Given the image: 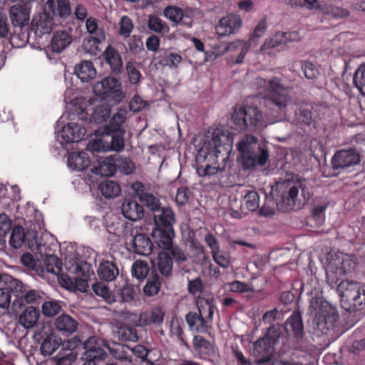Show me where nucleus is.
<instances>
[{"mask_svg":"<svg viewBox=\"0 0 365 365\" xmlns=\"http://www.w3.org/2000/svg\"><path fill=\"white\" fill-rule=\"evenodd\" d=\"M192 344L195 351L200 358L204 360H210L215 356V347L208 340L200 335L194 336Z\"/></svg>","mask_w":365,"mask_h":365,"instance_id":"nucleus-26","label":"nucleus"},{"mask_svg":"<svg viewBox=\"0 0 365 365\" xmlns=\"http://www.w3.org/2000/svg\"><path fill=\"white\" fill-rule=\"evenodd\" d=\"M185 321L190 331L198 334H207L212 324L201 314L197 312H189L185 315Z\"/></svg>","mask_w":365,"mask_h":365,"instance_id":"nucleus-22","label":"nucleus"},{"mask_svg":"<svg viewBox=\"0 0 365 365\" xmlns=\"http://www.w3.org/2000/svg\"><path fill=\"white\" fill-rule=\"evenodd\" d=\"M61 311V306L56 301H47L42 304V313L46 317H53Z\"/></svg>","mask_w":365,"mask_h":365,"instance_id":"nucleus-63","label":"nucleus"},{"mask_svg":"<svg viewBox=\"0 0 365 365\" xmlns=\"http://www.w3.org/2000/svg\"><path fill=\"white\" fill-rule=\"evenodd\" d=\"M91 170L96 175L101 176H112L116 173L115 155H110L106 158H101L97 165H94Z\"/></svg>","mask_w":365,"mask_h":365,"instance_id":"nucleus-30","label":"nucleus"},{"mask_svg":"<svg viewBox=\"0 0 365 365\" xmlns=\"http://www.w3.org/2000/svg\"><path fill=\"white\" fill-rule=\"evenodd\" d=\"M125 130L116 131H101V133L107 137L110 138V143L107 142L106 148L110 150L120 152L125 148L124 135ZM103 148H106L104 145Z\"/></svg>","mask_w":365,"mask_h":365,"instance_id":"nucleus-36","label":"nucleus"},{"mask_svg":"<svg viewBox=\"0 0 365 365\" xmlns=\"http://www.w3.org/2000/svg\"><path fill=\"white\" fill-rule=\"evenodd\" d=\"M182 59L180 54L173 52L170 49L160 48L154 55L153 61L155 66L173 69L178 68Z\"/></svg>","mask_w":365,"mask_h":365,"instance_id":"nucleus-17","label":"nucleus"},{"mask_svg":"<svg viewBox=\"0 0 365 365\" xmlns=\"http://www.w3.org/2000/svg\"><path fill=\"white\" fill-rule=\"evenodd\" d=\"M41 296L36 290H27L26 288L17 302V305L24 306L25 304H38Z\"/></svg>","mask_w":365,"mask_h":365,"instance_id":"nucleus-55","label":"nucleus"},{"mask_svg":"<svg viewBox=\"0 0 365 365\" xmlns=\"http://www.w3.org/2000/svg\"><path fill=\"white\" fill-rule=\"evenodd\" d=\"M97 274L101 280L109 282L118 276L119 269L114 261L103 260L98 267Z\"/></svg>","mask_w":365,"mask_h":365,"instance_id":"nucleus-28","label":"nucleus"},{"mask_svg":"<svg viewBox=\"0 0 365 365\" xmlns=\"http://www.w3.org/2000/svg\"><path fill=\"white\" fill-rule=\"evenodd\" d=\"M85 135V126L78 123H68L61 131V138L66 143L78 142L83 139Z\"/></svg>","mask_w":365,"mask_h":365,"instance_id":"nucleus-20","label":"nucleus"},{"mask_svg":"<svg viewBox=\"0 0 365 365\" xmlns=\"http://www.w3.org/2000/svg\"><path fill=\"white\" fill-rule=\"evenodd\" d=\"M133 30V24L131 19L128 16H122L119 22V35L123 38H128L130 36Z\"/></svg>","mask_w":365,"mask_h":365,"instance_id":"nucleus-62","label":"nucleus"},{"mask_svg":"<svg viewBox=\"0 0 365 365\" xmlns=\"http://www.w3.org/2000/svg\"><path fill=\"white\" fill-rule=\"evenodd\" d=\"M93 92L96 96L105 100L112 98L115 103H120L125 98L120 83L118 79L110 76L96 83L93 86Z\"/></svg>","mask_w":365,"mask_h":365,"instance_id":"nucleus-12","label":"nucleus"},{"mask_svg":"<svg viewBox=\"0 0 365 365\" xmlns=\"http://www.w3.org/2000/svg\"><path fill=\"white\" fill-rule=\"evenodd\" d=\"M103 58L109 65L113 73L118 75L123 70V63L121 55L113 46L108 45L103 53Z\"/></svg>","mask_w":365,"mask_h":365,"instance_id":"nucleus-25","label":"nucleus"},{"mask_svg":"<svg viewBox=\"0 0 365 365\" xmlns=\"http://www.w3.org/2000/svg\"><path fill=\"white\" fill-rule=\"evenodd\" d=\"M130 245L133 252L140 255L148 256L153 252V244L150 237L143 233L135 235Z\"/></svg>","mask_w":365,"mask_h":365,"instance_id":"nucleus-27","label":"nucleus"},{"mask_svg":"<svg viewBox=\"0 0 365 365\" xmlns=\"http://www.w3.org/2000/svg\"><path fill=\"white\" fill-rule=\"evenodd\" d=\"M72 41V37L66 31H56L51 39L50 47L48 51L60 53L67 48Z\"/></svg>","mask_w":365,"mask_h":365,"instance_id":"nucleus-34","label":"nucleus"},{"mask_svg":"<svg viewBox=\"0 0 365 365\" xmlns=\"http://www.w3.org/2000/svg\"><path fill=\"white\" fill-rule=\"evenodd\" d=\"M110 354L116 359L132 361V355L129 354L130 346L121 344H113V346L107 345Z\"/></svg>","mask_w":365,"mask_h":365,"instance_id":"nucleus-47","label":"nucleus"},{"mask_svg":"<svg viewBox=\"0 0 365 365\" xmlns=\"http://www.w3.org/2000/svg\"><path fill=\"white\" fill-rule=\"evenodd\" d=\"M360 155L354 148L336 150L331 159L332 175L337 176L359 164Z\"/></svg>","mask_w":365,"mask_h":365,"instance_id":"nucleus-11","label":"nucleus"},{"mask_svg":"<svg viewBox=\"0 0 365 365\" xmlns=\"http://www.w3.org/2000/svg\"><path fill=\"white\" fill-rule=\"evenodd\" d=\"M153 219L155 228L173 229L175 215L171 208L160 207L153 212Z\"/></svg>","mask_w":365,"mask_h":365,"instance_id":"nucleus-23","label":"nucleus"},{"mask_svg":"<svg viewBox=\"0 0 365 365\" xmlns=\"http://www.w3.org/2000/svg\"><path fill=\"white\" fill-rule=\"evenodd\" d=\"M283 36L282 31H278L272 38H267L261 46L260 51L262 53H266L268 49L275 48L281 44H285Z\"/></svg>","mask_w":365,"mask_h":365,"instance_id":"nucleus-58","label":"nucleus"},{"mask_svg":"<svg viewBox=\"0 0 365 365\" xmlns=\"http://www.w3.org/2000/svg\"><path fill=\"white\" fill-rule=\"evenodd\" d=\"M74 72L82 82H88L95 78L96 75L93 63L90 61H83L81 63L77 64Z\"/></svg>","mask_w":365,"mask_h":365,"instance_id":"nucleus-38","label":"nucleus"},{"mask_svg":"<svg viewBox=\"0 0 365 365\" xmlns=\"http://www.w3.org/2000/svg\"><path fill=\"white\" fill-rule=\"evenodd\" d=\"M76 359V353L68 349L58 353L55 357L56 365H71Z\"/></svg>","mask_w":365,"mask_h":365,"instance_id":"nucleus-59","label":"nucleus"},{"mask_svg":"<svg viewBox=\"0 0 365 365\" xmlns=\"http://www.w3.org/2000/svg\"><path fill=\"white\" fill-rule=\"evenodd\" d=\"M148 28L150 31L161 35L168 34L170 31L168 24L155 15L150 16L148 21Z\"/></svg>","mask_w":365,"mask_h":365,"instance_id":"nucleus-48","label":"nucleus"},{"mask_svg":"<svg viewBox=\"0 0 365 365\" xmlns=\"http://www.w3.org/2000/svg\"><path fill=\"white\" fill-rule=\"evenodd\" d=\"M295 6L305 7L308 9L318 8L319 11L324 15L330 16L333 18H343L349 15V11L341 7L335 6L331 4H323L318 6L317 0H291Z\"/></svg>","mask_w":365,"mask_h":365,"instance_id":"nucleus-13","label":"nucleus"},{"mask_svg":"<svg viewBox=\"0 0 365 365\" xmlns=\"http://www.w3.org/2000/svg\"><path fill=\"white\" fill-rule=\"evenodd\" d=\"M10 19L14 27H23L29 21V11L26 5L16 4L9 10Z\"/></svg>","mask_w":365,"mask_h":365,"instance_id":"nucleus-29","label":"nucleus"},{"mask_svg":"<svg viewBox=\"0 0 365 365\" xmlns=\"http://www.w3.org/2000/svg\"><path fill=\"white\" fill-rule=\"evenodd\" d=\"M161 287L160 277L156 271H152L149 276L147 283L143 288L145 295L154 296L157 294Z\"/></svg>","mask_w":365,"mask_h":365,"instance_id":"nucleus-45","label":"nucleus"},{"mask_svg":"<svg viewBox=\"0 0 365 365\" xmlns=\"http://www.w3.org/2000/svg\"><path fill=\"white\" fill-rule=\"evenodd\" d=\"M133 188L136 192V195L142 203V206L148 208L153 212L161 207L160 200L153 194L145 191L144 185L141 182H135L133 185Z\"/></svg>","mask_w":365,"mask_h":365,"instance_id":"nucleus-21","label":"nucleus"},{"mask_svg":"<svg viewBox=\"0 0 365 365\" xmlns=\"http://www.w3.org/2000/svg\"><path fill=\"white\" fill-rule=\"evenodd\" d=\"M101 194L106 198L117 197L120 192V185L112 180H106L99 185Z\"/></svg>","mask_w":365,"mask_h":365,"instance_id":"nucleus-49","label":"nucleus"},{"mask_svg":"<svg viewBox=\"0 0 365 365\" xmlns=\"http://www.w3.org/2000/svg\"><path fill=\"white\" fill-rule=\"evenodd\" d=\"M118 339L122 341H137L138 336L135 328L121 326L118 329Z\"/></svg>","mask_w":365,"mask_h":365,"instance_id":"nucleus-57","label":"nucleus"},{"mask_svg":"<svg viewBox=\"0 0 365 365\" xmlns=\"http://www.w3.org/2000/svg\"><path fill=\"white\" fill-rule=\"evenodd\" d=\"M110 116V108L107 106L97 107L90 118V121L96 124H101L107 121Z\"/></svg>","mask_w":365,"mask_h":365,"instance_id":"nucleus-53","label":"nucleus"},{"mask_svg":"<svg viewBox=\"0 0 365 365\" xmlns=\"http://www.w3.org/2000/svg\"><path fill=\"white\" fill-rule=\"evenodd\" d=\"M86 29L88 35L84 38L82 47L86 52L97 56L101 51V44L106 41L104 27L99 20L89 17L86 21Z\"/></svg>","mask_w":365,"mask_h":365,"instance_id":"nucleus-9","label":"nucleus"},{"mask_svg":"<svg viewBox=\"0 0 365 365\" xmlns=\"http://www.w3.org/2000/svg\"><path fill=\"white\" fill-rule=\"evenodd\" d=\"M43 341L41 344L40 351L43 356H50L62 344V340L54 334L42 336Z\"/></svg>","mask_w":365,"mask_h":365,"instance_id":"nucleus-40","label":"nucleus"},{"mask_svg":"<svg viewBox=\"0 0 365 365\" xmlns=\"http://www.w3.org/2000/svg\"><path fill=\"white\" fill-rule=\"evenodd\" d=\"M231 120L239 130L257 131L267 126L262 112L257 106L247 104L236 106Z\"/></svg>","mask_w":365,"mask_h":365,"instance_id":"nucleus-5","label":"nucleus"},{"mask_svg":"<svg viewBox=\"0 0 365 365\" xmlns=\"http://www.w3.org/2000/svg\"><path fill=\"white\" fill-rule=\"evenodd\" d=\"M242 202L241 207L248 211H255L259 206V196L254 189H246L242 191Z\"/></svg>","mask_w":365,"mask_h":365,"instance_id":"nucleus-39","label":"nucleus"},{"mask_svg":"<svg viewBox=\"0 0 365 365\" xmlns=\"http://www.w3.org/2000/svg\"><path fill=\"white\" fill-rule=\"evenodd\" d=\"M276 192L279 195L276 198L277 205L284 211L301 209L310 198L309 188L305 180L279 182Z\"/></svg>","mask_w":365,"mask_h":365,"instance_id":"nucleus-2","label":"nucleus"},{"mask_svg":"<svg viewBox=\"0 0 365 365\" xmlns=\"http://www.w3.org/2000/svg\"><path fill=\"white\" fill-rule=\"evenodd\" d=\"M316 117V112L309 103H302L295 110L296 125L302 129L314 125Z\"/></svg>","mask_w":365,"mask_h":365,"instance_id":"nucleus-18","label":"nucleus"},{"mask_svg":"<svg viewBox=\"0 0 365 365\" xmlns=\"http://www.w3.org/2000/svg\"><path fill=\"white\" fill-rule=\"evenodd\" d=\"M173 258L168 252L161 251L157 257V269L163 277L169 278L172 276Z\"/></svg>","mask_w":365,"mask_h":365,"instance_id":"nucleus-37","label":"nucleus"},{"mask_svg":"<svg viewBox=\"0 0 365 365\" xmlns=\"http://www.w3.org/2000/svg\"><path fill=\"white\" fill-rule=\"evenodd\" d=\"M150 268L146 262L137 260L132 266V275L139 280L144 279L148 274Z\"/></svg>","mask_w":365,"mask_h":365,"instance_id":"nucleus-56","label":"nucleus"},{"mask_svg":"<svg viewBox=\"0 0 365 365\" xmlns=\"http://www.w3.org/2000/svg\"><path fill=\"white\" fill-rule=\"evenodd\" d=\"M242 25L238 15L230 14L222 18L215 26L216 33L220 36H225L237 31Z\"/></svg>","mask_w":365,"mask_h":365,"instance_id":"nucleus-19","label":"nucleus"},{"mask_svg":"<svg viewBox=\"0 0 365 365\" xmlns=\"http://www.w3.org/2000/svg\"><path fill=\"white\" fill-rule=\"evenodd\" d=\"M115 155L116 171L119 170L125 175H130L135 171V165L130 158L118 154Z\"/></svg>","mask_w":365,"mask_h":365,"instance_id":"nucleus-51","label":"nucleus"},{"mask_svg":"<svg viewBox=\"0 0 365 365\" xmlns=\"http://www.w3.org/2000/svg\"><path fill=\"white\" fill-rule=\"evenodd\" d=\"M3 283L4 285L7 287V289L9 292V294L11 295V297H14L13 304L14 305L16 306L17 302L20 299L24 291H25L26 287L20 280L14 278H11L9 280Z\"/></svg>","mask_w":365,"mask_h":365,"instance_id":"nucleus-43","label":"nucleus"},{"mask_svg":"<svg viewBox=\"0 0 365 365\" xmlns=\"http://www.w3.org/2000/svg\"><path fill=\"white\" fill-rule=\"evenodd\" d=\"M89 160L87 154L84 152H72L68 157V165L69 168L82 171L88 168Z\"/></svg>","mask_w":365,"mask_h":365,"instance_id":"nucleus-41","label":"nucleus"},{"mask_svg":"<svg viewBox=\"0 0 365 365\" xmlns=\"http://www.w3.org/2000/svg\"><path fill=\"white\" fill-rule=\"evenodd\" d=\"M163 15L175 25L180 24L191 26L194 11L188 8L182 9L176 6H168L163 10Z\"/></svg>","mask_w":365,"mask_h":365,"instance_id":"nucleus-15","label":"nucleus"},{"mask_svg":"<svg viewBox=\"0 0 365 365\" xmlns=\"http://www.w3.org/2000/svg\"><path fill=\"white\" fill-rule=\"evenodd\" d=\"M195 304L197 308V312L201 314L202 317L212 324L214 312L216 309L213 297L211 295L206 297L198 295L195 298Z\"/></svg>","mask_w":365,"mask_h":365,"instance_id":"nucleus-24","label":"nucleus"},{"mask_svg":"<svg viewBox=\"0 0 365 365\" xmlns=\"http://www.w3.org/2000/svg\"><path fill=\"white\" fill-rule=\"evenodd\" d=\"M56 329L63 335L70 336L78 329V322L68 314H63L59 316L55 321Z\"/></svg>","mask_w":365,"mask_h":365,"instance_id":"nucleus-32","label":"nucleus"},{"mask_svg":"<svg viewBox=\"0 0 365 365\" xmlns=\"http://www.w3.org/2000/svg\"><path fill=\"white\" fill-rule=\"evenodd\" d=\"M282 331L284 330L288 336H292L297 343L299 342L304 335V324L300 312L294 311V312L286 320L284 327H282Z\"/></svg>","mask_w":365,"mask_h":365,"instance_id":"nucleus-16","label":"nucleus"},{"mask_svg":"<svg viewBox=\"0 0 365 365\" xmlns=\"http://www.w3.org/2000/svg\"><path fill=\"white\" fill-rule=\"evenodd\" d=\"M123 215L127 219L136 221L144 216L143 207L132 199H125L121 205Z\"/></svg>","mask_w":365,"mask_h":365,"instance_id":"nucleus-31","label":"nucleus"},{"mask_svg":"<svg viewBox=\"0 0 365 365\" xmlns=\"http://www.w3.org/2000/svg\"><path fill=\"white\" fill-rule=\"evenodd\" d=\"M233 138L228 130L215 129L212 138L206 137L195 157L197 173L200 177L223 170L232 148Z\"/></svg>","mask_w":365,"mask_h":365,"instance_id":"nucleus-1","label":"nucleus"},{"mask_svg":"<svg viewBox=\"0 0 365 365\" xmlns=\"http://www.w3.org/2000/svg\"><path fill=\"white\" fill-rule=\"evenodd\" d=\"M267 28L266 18L264 17L258 22L248 41L237 40L229 43L227 46L228 51L239 52L236 59L233 60L234 63L239 64L243 62L249 48L255 47L257 45L259 38L264 36Z\"/></svg>","mask_w":365,"mask_h":365,"instance_id":"nucleus-10","label":"nucleus"},{"mask_svg":"<svg viewBox=\"0 0 365 365\" xmlns=\"http://www.w3.org/2000/svg\"><path fill=\"white\" fill-rule=\"evenodd\" d=\"M45 266L48 272L56 275H59L62 271V262L58 257L55 255H50L45 262Z\"/></svg>","mask_w":365,"mask_h":365,"instance_id":"nucleus-61","label":"nucleus"},{"mask_svg":"<svg viewBox=\"0 0 365 365\" xmlns=\"http://www.w3.org/2000/svg\"><path fill=\"white\" fill-rule=\"evenodd\" d=\"M310 315L314 316L317 328L323 334L333 329L339 319L335 307L322 297L312 298L309 303Z\"/></svg>","mask_w":365,"mask_h":365,"instance_id":"nucleus-4","label":"nucleus"},{"mask_svg":"<svg viewBox=\"0 0 365 365\" xmlns=\"http://www.w3.org/2000/svg\"><path fill=\"white\" fill-rule=\"evenodd\" d=\"M164 317L165 312L162 308L153 307L140 314L139 323L141 326L160 325L163 323Z\"/></svg>","mask_w":365,"mask_h":365,"instance_id":"nucleus-33","label":"nucleus"},{"mask_svg":"<svg viewBox=\"0 0 365 365\" xmlns=\"http://www.w3.org/2000/svg\"><path fill=\"white\" fill-rule=\"evenodd\" d=\"M342 307L350 313L365 311V285L354 281H341L337 286Z\"/></svg>","mask_w":365,"mask_h":365,"instance_id":"nucleus-6","label":"nucleus"},{"mask_svg":"<svg viewBox=\"0 0 365 365\" xmlns=\"http://www.w3.org/2000/svg\"><path fill=\"white\" fill-rule=\"evenodd\" d=\"M262 83L265 87L264 99L266 106H274L279 110L284 108L289 100V88L284 87L277 78L269 81L260 79L259 83Z\"/></svg>","mask_w":365,"mask_h":365,"instance_id":"nucleus-8","label":"nucleus"},{"mask_svg":"<svg viewBox=\"0 0 365 365\" xmlns=\"http://www.w3.org/2000/svg\"><path fill=\"white\" fill-rule=\"evenodd\" d=\"M239 152L237 160L244 170L264 166L269 160V152L261 146L256 137L245 135L236 144Z\"/></svg>","mask_w":365,"mask_h":365,"instance_id":"nucleus-3","label":"nucleus"},{"mask_svg":"<svg viewBox=\"0 0 365 365\" xmlns=\"http://www.w3.org/2000/svg\"><path fill=\"white\" fill-rule=\"evenodd\" d=\"M301 68L307 79L314 80L319 75V71L317 66L310 61H302Z\"/></svg>","mask_w":365,"mask_h":365,"instance_id":"nucleus-64","label":"nucleus"},{"mask_svg":"<svg viewBox=\"0 0 365 365\" xmlns=\"http://www.w3.org/2000/svg\"><path fill=\"white\" fill-rule=\"evenodd\" d=\"M289 309H283L280 308V305L271 310L267 311L264 313L262 317L264 324H271L274 322H279L284 319V313L287 312Z\"/></svg>","mask_w":365,"mask_h":365,"instance_id":"nucleus-50","label":"nucleus"},{"mask_svg":"<svg viewBox=\"0 0 365 365\" xmlns=\"http://www.w3.org/2000/svg\"><path fill=\"white\" fill-rule=\"evenodd\" d=\"M175 235L173 229L155 228L152 232L153 239L158 247L165 250L173 245Z\"/></svg>","mask_w":365,"mask_h":365,"instance_id":"nucleus-35","label":"nucleus"},{"mask_svg":"<svg viewBox=\"0 0 365 365\" xmlns=\"http://www.w3.org/2000/svg\"><path fill=\"white\" fill-rule=\"evenodd\" d=\"M356 264V263L352 255L344 254L341 255L340 267H337L336 269H339L340 274H346L353 271Z\"/></svg>","mask_w":365,"mask_h":365,"instance_id":"nucleus-60","label":"nucleus"},{"mask_svg":"<svg viewBox=\"0 0 365 365\" xmlns=\"http://www.w3.org/2000/svg\"><path fill=\"white\" fill-rule=\"evenodd\" d=\"M26 240L24 229L22 226L16 225L13 228L9 243L15 249L20 248Z\"/></svg>","mask_w":365,"mask_h":365,"instance_id":"nucleus-54","label":"nucleus"},{"mask_svg":"<svg viewBox=\"0 0 365 365\" xmlns=\"http://www.w3.org/2000/svg\"><path fill=\"white\" fill-rule=\"evenodd\" d=\"M32 24L42 34L49 33L54 24L53 20L45 14L40 13L32 19Z\"/></svg>","mask_w":365,"mask_h":365,"instance_id":"nucleus-44","label":"nucleus"},{"mask_svg":"<svg viewBox=\"0 0 365 365\" xmlns=\"http://www.w3.org/2000/svg\"><path fill=\"white\" fill-rule=\"evenodd\" d=\"M39 316V311L34 306H29L20 315L19 322L24 328L29 329L36 324Z\"/></svg>","mask_w":365,"mask_h":365,"instance_id":"nucleus-42","label":"nucleus"},{"mask_svg":"<svg viewBox=\"0 0 365 365\" xmlns=\"http://www.w3.org/2000/svg\"><path fill=\"white\" fill-rule=\"evenodd\" d=\"M190 247L194 260L196 262L203 264L207 261H210V258L205 252V247L201 243L192 241L190 243Z\"/></svg>","mask_w":365,"mask_h":365,"instance_id":"nucleus-52","label":"nucleus"},{"mask_svg":"<svg viewBox=\"0 0 365 365\" xmlns=\"http://www.w3.org/2000/svg\"><path fill=\"white\" fill-rule=\"evenodd\" d=\"M104 345L103 340L99 339L96 336H90L83 344L86 351L83 354L82 359L93 361L100 364L107 356L106 351L103 348Z\"/></svg>","mask_w":365,"mask_h":365,"instance_id":"nucleus-14","label":"nucleus"},{"mask_svg":"<svg viewBox=\"0 0 365 365\" xmlns=\"http://www.w3.org/2000/svg\"><path fill=\"white\" fill-rule=\"evenodd\" d=\"M286 337L282 334L279 325H272L265 335L254 344L253 354L258 364H264L272 359L273 352L279 344H284Z\"/></svg>","mask_w":365,"mask_h":365,"instance_id":"nucleus-7","label":"nucleus"},{"mask_svg":"<svg viewBox=\"0 0 365 365\" xmlns=\"http://www.w3.org/2000/svg\"><path fill=\"white\" fill-rule=\"evenodd\" d=\"M126 118V112L123 110H118L110 118L108 125H104L102 131L113 132L116 130H125L122 127V124L125 122Z\"/></svg>","mask_w":365,"mask_h":365,"instance_id":"nucleus-46","label":"nucleus"}]
</instances>
